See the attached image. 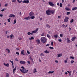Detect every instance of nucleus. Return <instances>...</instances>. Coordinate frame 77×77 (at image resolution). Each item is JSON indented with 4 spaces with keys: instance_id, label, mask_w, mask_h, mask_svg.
<instances>
[{
    "instance_id": "nucleus-54",
    "label": "nucleus",
    "mask_w": 77,
    "mask_h": 77,
    "mask_svg": "<svg viewBox=\"0 0 77 77\" xmlns=\"http://www.w3.org/2000/svg\"><path fill=\"white\" fill-rule=\"evenodd\" d=\"M21 68H22L23 69H25V68H24V67L23 66H22V67H21Z\"/></svg>"
},
{
    "instance_id": "nucleus-23",
    "label": "nucleus",
    "mask_w": 77,
    "mask_h": 77,
    "mask_svg": "<svg viewBox=\"0 0 77 77\" xmlns=\"http://www.w3.org/2000/svg\"><path fill=\"white\" fill-rule=\"evenodd\" d=\"M67 42H68L69 43V42H70V40H69V38H67Z\"/></svg>"
},
{
    "instance_id": "nucleus-32",
    "label": "nucleus",
    "mask_w": 77,
    "mask_h": 77,
    "mask_svg": "<svg viewBox=\"0 0 77 77\" xmlns=\"http://www.w3.org/2000/svg\"><path fill=\"white\" fill-rule=\"evenodd\" d=\"M32 33H36V31H33L32 32Z\"/></svg>"
},
{
    "instance_id": "nucleus-51",
    "label": "nucleus",
    "mask_w": 77,
    "mask_h": 77,
    "mask_svg": "<svg viewBox=\"0 0 77 77\" xmlns=\"http://www.w3.org/2000/svg\"><path fill=\"white\" fill-rule=\"evenodd\" d=\"M38 29H39L38 28H37L35 30V31H36V32H37V31H38Z\"/></svg>"
},
{
    "instance_id": "nucleus-55",
    "label": "nucleus",
    "mask_w": 77,
    "mask_h": 77,
    "mask_svg": "<svg viewBox=\"0 0 77 77\" xmlns=\"http://www.w3.org/2000/svg\"><path fill=\"white\" fill-rule=\"evenodd\" d=\"M5 11V9H3L1 11L2 12H3V11Z\"/></svg>"
},
{
    "instance_id": "nucleus-27",
    "label": "nucleus",
    "mask_w": 77,
    "mask_h": 77,
    "mask_svg": "<svg viewBox=\"0 0 77 77\" xmlns=\"http://www.w3.org/2000/svg\"><path fill=\"white\" fill-rule=\"evenodd\" d=\"M70 22L71 23H73V22H74V19H72L71 20H70Z\"/></svg>"
},
{
    "instance_id": "nucleus-9",
    "label": "nucleus",
    "mask_w": 77,
    "mask_h": 77,
    "mask_svg": "<svg viewBox=\"0 0 77 77\" xmlns=\"http://www.w3.org/2000/svg\"><path fill=\"white\" fill-rule=\"evenodd\" d=\"M4 65L5 66H7V67H9V63H8L7 64H6V63H4Z\"/></svg>"
},
{
    "instance_id": "nucleus-8",
    "label": "nucleus",
    "mask_w": 77,
    "mask_h": 77,
    "mask_svg": "<svg viewBox=\"0 0 77 77\" xmlns=\"http://www.w3.org/2000/svg\"><path fill=\"white\" fill-rule=\"evenodd\" d=\"M34 13L32 12H31L29 13V15L30 16H34Z\"/></svg>"
},
{
    "instance_id": "nucleus-47",
    "label": "nucleus",
    "mask_w": 77,
    "mask_h": 77,
    "mask_svg": "<svg viewBox=\"0 0 77 77\" xmlns=\"http://www.w3.org/2000/svg\"><path fill=\"white\" fill-rule=\"evenodd\" d=\"M51 45L52 46H53V42H51Z\"/></svg>"
},
{
    "instance_id": "nucleus-24",
    "label": "nucleus",
    "mask_w": 77,
    "mask_h": 77,
    "mask_svg": "<svg viewBox=\"0 0 77 77\" xmlns=\"http://www.w3.org/2000/svg\"><path fill=\"white\" fill-rule=\"evenodd\" d=\"M75 39V38L74 37H73L71 39V40L72 41H74V39Z\"/></svg>"
},
{
    "instance_id": "nucleus-12",
    "label": "nucleus",
    "mask_w": 77,
    "mask_h": 77,
    "mask_svg": "<svg viewBox=\"0 0 77 77\" xmlns=\"http://www.w3.org/2000/svg\"><path fill=\"white\" fill-rule=\"evenodd\" d=\"M36 42H37V44H40V40L39 39L37 40H36Z\"/></svg>"
},
{
    "instance_id": "nucleus-19",
    "label": "nucleus",
    "mask_w": 77,
    "mask_h": 77,
    "mask_svg": "<svg viewBox=\"0 0 77 77\" xmlns=\"http://www.w3.org/2000/svg\"><path fill=\"white\" fill-rule=\"evenodd\" d=\"M54 37L56 38H57V37H58V35L57 34L55 35H54Z\"/></svg>"
},
{
    "instance_id": "nucleus-26",
    "label": "nucleus",
    "mask_w": 77,
    "mask_h": 77,
    "mask_svg": "<svg viewBox=\"0 0 77 77\" xmlns=\"http://www.w3.org/2000/svg\"><path fill=\"white\" fill-rule=\"evenodd\" d=\"M37 72V71H36V69H34L33 70L34 73H35V72Z\"/></svg>"
},
{
    "instance_id": "nucleus-60",
    "label": "nucleus",
    "mask_w": 77,
    "mask_h": 77,
    "mask_svg": "<svg viewBox=\"0 0 77 77\" xmlns=\"http://www.w3.org/2000/svg\"><path fill=\"white\" fill-rule=\"evenodd\" d=\"M49 45H50V44H47L46 45V46H49Z\"/></svg>"
},
{
    "instance_id": "nucleus-57",
    "label": "nucleus",
    "mask_w": 77,
    "mask_h": 77,
    "mask_svg": "<svg viewBox=\"0 0 77 77\" xmlns=\"http://www.w3.org/2000/svg\"><path fill=\"white\" fill-rule=\"evenodd\" d=\"M5 6L6 7H7V6H8V4H5Z\"/></svg>"
},
{
    "instance_id": "nucleus-36",
    "label": "nucleus",
    "mask_w": 77,
    "mask_h": 77,
    "mask_svg": "<svg viewBox=\"0 0 77 77\" xmlns=\"http://www.w3.org/2000/svg\"><path fill=\"white\" fill-rule=\"evenodd\" d=\"M6 76V77H9V74L8 73H7Z\"/></svg>"
},
{
    "instance_id": "nucleus-37",
    "label": "nucleus",
    "mask_w": 77,
    "mask_h": 77,
    "mask_svg": "<svg viewBox=\"0 0 77 77\" xmlns=\"http://www.w3.org/2000/svg\"><path fill=\"white\" fill-rule=\"evenodd\" d=\"M9 17H10V18H11V17H12V14H10V15L9 16Z\"/></svg>"
},
{
    "instance_id": "nucleus-4",
    "label": "nucleus",
    "mask_w": 77,
    "mask_h": 77,
    "mask_svg": "<svg viewBox=\"0 0 77 77\" xmlns=\"http://www.w3.org/2000/svg\"><path fill=\"white\" fill-rule=\"evenodd\" d=\"M49 5H51V6H54V4H53V3L52 2H48Z\"/></svg>"
},
{
    "instance_id": "nucleus-44",
    "label": "nucleus",
    "mask_w": 77,
    "mask_h": 77,
    "mask_svg": "<svg viewBox=\"0 0 77 77\" xmlns=\"http://www.w3.org/2000/svg\"><path fill=\"white\" fill-rule=\"evenodd\" d=\"M47 36L49 38H50V35H49L48 34L47 35Z\"/></svg>"
},
{
    "instance_id": "nucleus-11",
    "label": "nucleus",
    "mask_w": 77,
    "mask_h": 77,
    "mask_svg": "<svg viewBox=\"0 0 77 77\" xmlns=\"http://www.w3.org/2000/svg\"><path fill=\"white\" fill-rule=\"evenodd\" d=\"M24 20H30V17H25L24 18Z\"/></svg>"
},
{
    "instance_id": "nucleus-17",
    "label": "nucleus",
    "mask_w": 77,
    "mask_h": 77,
    "mask_svg": "<svg viewBox=\"0 0 77 77\" xmlns=\"http://www.w3.org/2000/svg\"><path fill=\"white\" fill-rule=\"evenodd\" d=\"M62 56V54H58L57 57H61Z\"/></svg>"
},
{
    "instance_id": "nucleus-38",
    "label": "nucleus",
    "mask_w": 77,
    "mask_h": 77,
    "mask_svg": "<svg viewBox=\"0 0 77 77\" xmlns=\"http://www.w3.org/2000/svg\"><path fill=\"white\" fill-rule=\"evenodd\" d=\"M69 14H70V12H67L66 13L67 15H69Z\"/></svg>"
},
{
    "instance_id": "nucleus-15",
    "label": "nucleus",
    "mask_w": 77,
    "mask_h": 77,
    "mask_svg": "<svg viewBox=\"0 0 77 77\" xmlns=\"http://www.w3.org/2000/svg\"><path fill=\"white\" fill-rule=\"evenodd\" d=\"M77 9V7H75L72 8V11H74V10H76Z\"/></svg>"
},
{
    "instance_id": "nucleus-41",
    "label": "nucleus",
    "mask_w": 77,
    "mask_h": 77,
    "mask_svg": "<svg viewBox=\"0 0 77 77\" xmlns=\"http://www.w3.org/2000/svg\"><path fill=\"white\" fill-rule=\"evenodd\" d=\"M41 56H44V54L42 53L40 54Z\"/></svg>"
},
{
    "instance_id": "nucleus-63",
    "label": "nucleus",
    "mask_w": 77,
    "mask_h": 77,
    "mask_svg": "<svg viewBox=\"0 0 77 77\" xmlns=\"http://www.w3.org/2000/svg\"><path fill=\"white\" fill-rule=\"evenodd\" d=\"M23 2V1H19V3H21V2Z\"/></svg>"
},
{
    "instance_id": "nucleus-62",
    "label": "nucleus",
    "mask_w": 77,
    "mask_h": 77,
    "mask_svg": "<svg viewBox=\"0 0 77 77\" xmlns=\"http://www.w3.org/2000/svg\"><path fill=\"white\" fill-rule=\"evenodd\" d=\"M58 18L59 19L60 18V16H58Z\"/></svg>"
},
{
    "instance_id": "nucleus-18",
    "label": "nucleus",
    "mask_w": 77,
    "mask_h": 77,
    "mask_svg": "<svg viewBox=\"0 0 77 77\" xmlns=\"http://www.w3.org/2000/svg\"><path fill=\"white\" fill-rule=\"evenodd\" d=\"M44 53H46V54L49 53V51L47 50H46L45 51H44Z\"/></svg>"
},
{
    "instance_id": "nucleus-10",
    "label": "nucleus",
    "mask_w": 77,
    "mask_h": 77,
    "mask_svg": "<svg viewBox=\"0 0 77 77\" xmlns=\"http://www.w3.org/2000/svg\"><path fill=\"white\" fill-rule=\"evenodd\" d=\"M21 54H23V56H25V54H24V50H22L21 51Z\"/></svg>"
},
{
    "instance_id": "nucleus-49",
    "label": "nucleus",
    "mask_w": 77,
    "mask_h": 77,
    "mask_svg": "<svg viewBox=\"0 0 77 77\" xmlns=\"http://www.w3.org/2000/svg\"><path fill=\"white\" fill-rule=\"evenodd\" d=\"M44 36V33H42L41 34V36Z\"/></svg>"
},
{
    "instance_id": "nucleus-45",
    "label": "nucleus",
    "mask_w": 77,
    "mask_h": 77,
    "mask_svg": "<svg viewBox=\"0 0 77 77\" xmlns=\"http://www.w3.org/2000/svg\"><path fill=\"white\" fill-rule=\"evenodd\" d=\"M16 54H17V55H19V54H20L19 52H16Z\"/></svg>"
},
{
    "instance_id": "nucleus-7",
    "label": "nucleus",
    "mask_w": 77,
    "mask_h": 77,
    "mask_svg": "<svg viewBox=\"0 0 77 77\" xmlns=\"http://www.w3.org/2000/svg\"><path fill=\"white\" fill-rule=\"evenodd\" d=\"M20 63L21 64H26V62L24 61H20Z\"/></svg>"
},
{
    "instance_id": "nucleus-64",
    "label": "nucleus",
    "mask_w": 77,
    "mask_h": 77,
    "mask_svg": "<svg viewBox=\"0 0 77 77\" xmlns=\"http://www.w3.org/2000/svg\"><path fill=\"white\" fill-rule=\"evenodd\" d=\"M16 49L17 50H19V48H16Z\"/></svg>"
},
{
    "instance_id": "nucleus-35",
    "label": "nucleus",
    "mask_w": 77,
    "mask_h": 77,
    "mask_svg": "<svg viewBox=\"0 0 77 77\" xmlns=\"http://www.w3.org/2000/svg\"><path fill=\"white\" fill-rule=\"evenodd\" d=\"M16 23H17V20L15 19L14 20V24H15Z\"/></svg>"
},
{
    "instance_id": "nucleus-13",
    "label": "nucleus",
    "mask_w": 77,
    "mask_h": 77,
    "mask_svg": "<svg viewBox=\"0 0 77 77\" xmlns=\"http://www.w3.org/2000/svg\"><path fill=\"white\" fill-rule=\"evenodd\" d=\"M68 60V57L66 58V59L64 61L65 63H67Z\"/></svg>"
},
{
    "instance_id": "nucleus-42",
    "label": "nucleus",
    "mask_w": 77,
    "mask_h": 77,
    "mask_svg": "<svg viewBox=\"0 0 77 77\" xmlns=\"http://www.w3.org/2000/svg\"><path fill=\"white\" fill-rule=\"evenodd\" d=\"M60 7H62V4L60 3Z\"/></svg>"
},
{
    "instance_id": "nucleus-46",
    "label": "nucleus",
    "mask_w": 77,
    "mask_h": 77,
    "mask_svg": "<svg viewBox=\"0 0 77 77\" xmlns=\"http://www.w3.org/2000/svg\"><path fill=\"white\" fill-rule=\"evenodd\" d=\"M60 37H63V35H62V34H60Z\"/></svg>"
},
{
    "instance_id": "nucleus-21",
    "label": "nucleus",
    "mask_w": 77,
    "mask_h": 77,
    "mask_svg": "<svg viewBox=\"0 0 77 77\" xmlns=\"http://www.w3.org/2000/svg\"><path fill=\"white\" fill-rule=\"evenodd\" d=\"M65 9L66 11H70V9L66 7L65 8Z\"/></svg>"
},
{
    "instance_id": "nucleus-53",
    "label": "nucleus",
    "mask_w": 77,
    "mask_h": 77,
    "mask_svg": "<svg viewBox=\"0 0 77 77\" xmlns=\"http://www.w3.org/2000/svg\"><path fill=\"white\" fill-rule=\"evenodd\" d=\"M27 53L28 54H30V52H29V51H28V50H27Z\"/></svg>"
},
{
    "instance_id": "nucleus-22",
    "label": "nucleus",
    "mask_w": 77,
    "mask_h": 77,
    "mask_svg": "<svg viewBox=\"0 0 77 77\" xmlns=\"http://www.w3.org/2000/svg\"><path fill=\"white\" fill-rule=\"evenodd\" d=\"M29 39L30 40V41H31L32 39H34V37H31V38H29Z\"/></svg>"
},
{
    "instance_id": "nucleus-59",
    "label": "nucleus",
    "mask_w": 77,
    "mask_h": 77,
    "mask_svg": "<svg viewBox=\"0 0 77 77\" xmlns=\"http://www.w3.org/2000/svg\"><path fill=\"white\" fill-rule=\"evenodd\" d=\"M0 17H3V14H0Z\"/></svg>"
},
{
    "instance_id": "nucleus-43",
    "label": "nucleus",
    "mask_w": 77,
    "mask_h": 77,
    "mask_svg": "<svg viewBox=\"0 0 77 77\" xmlns=\"http://www.w3.org/2000/svg\"><path fill=\"white\" fill-rule=\"evenodd\" d=\"M12 17H13V18H15V15L14 14L12 15Z\"/></svg>"
},
{
    "instance_id": "nucleus-61",
    "label": "nucleus",
    "mask_w": 77,
    "mask_h": 77,
    "mask_svg": "<svg viewBox=\"0 0 77 77\" xmlns=\"http://www.w3.org/2000/svg\"><path fill=\"white\" fill-rule=\"evenodd\" d=\"M55 62H56V63H58V61H57V60H56Z\"/></svg>"
},
{
    "instance_id": "nucleus-33",
    "label": "nucleus",
    "mask_w": 77,
    "mask_h": 77,
    "mask_svg": "<svg viewBox=\"0 0 77 77\" xmlns=\"http://www.w3.org/2000/svg\"><path fill=\"white\" fill-rule=\"evenodd\" d=\"M49 48H50V49H51V50H53L54 49V48L53 47H49Z\"/></svg>"
},
{
    "instance_id": "nucleus-14",
    "label": "nucleus",
    "mask_w": 77,
    "mask_h": 77,
    "mask_svg": "<svg viewBox=\"0 0 77 77\" xmlns=\"http://www.w3.org/2000/svg\"><path fill=\"white\" fill-rule=\"evenodd\" d=\"M54 72V71H49L48 72V74H53Z\"/></svg>"
},
{
    "instance_id": "nucleus-34",
    "label": "nucleus",
    "mask_w": 77,
    "mask_h": 77,
    "mask_svg": "<svg viewBox=\"0 0 77 77\" xmlns=\"http://www.w3.org/2000/svg\"><path fill=\"white\" fill-rule=\"evenodd\" d=\"M70 58L72 59H75V57H70Z\"/></svg>"
},
{
    "instance_id": "nucleus-56",
    "label": "nucleus",
    "mask_w": 77,
    "mask_h": 77,
    "mask_svg": "<svg viewBox=\"0 0 77 77\" xmlns=\"http://www.w3.org/2000/svg\"><path fill=\"white\" fill-rule=\"evenodd\" d=\"M58 41L59 42H62V40H61V39H59Z\"/></svg>"
},
{
    "instance_id": "nucleus-6",
    "label": "nucleus",
    "mask_w": 77,
    "mask_h": 77,
    "mask_svg": "<svg viewBox=\"0 0 77 77\" xmlns=\"http://www.w3.org/2000/svg\"><path fill=\"white\" fill-rule=\"evenodd\" d=\"M68 20H69V18L68 17H66L64 19V22H67L68 21Z\"/></svg>"
},
{
    "instance_id": "nucleus-2",
    "label": "nucleus",
    "mask_w": 77,
    "mask_h": 77,
    "mask_svg": "<svg viewBox=\"0 0 77 77\" xmlns=\"http://www.w3.org/2000/svg\"><path fill=\"white\" fill-rule=\"evenodd\" d=\"M51 14H53L54 13V10H48L47 11H46V13L47 15H51V14H50V13Z\"/></svg>"
},
{
    "instance_id": "nucleus-48",
    "label": "nucleus",
    "mask_w": 77,
    "mask_h": 77,
    "mask_svg": "<svg viewBox=\"0 0 77 77\" xmlns=\"http://www.w3.org/2000/svg\"><path fill=\"white\" fill-rule=\"evenodd\" d=\"M65 25H64V24H63L62 25V27H65Z\"/></svg>"
},
{
    "instance_id": "nucleus-16",
    "label": "nucleus",
    "mask_w": 77,
    "mask_h": 77,
    "mask_svg": "<svg viewBox=\"0 0 77 77\" xmlns=\"http://www.w3.org/2000/svg\"><path fill=\"white\" fill-rule=\"evenodd\" d=\"M10 36L11 37V39H13V38H14V35H13V34H11L10 35Z\"/></svg>"
},
{
    "instance_id": "nucleus-40",
    "label": "nucleus",
    "mask_w": 77,
    "mask_h": 77,
    "mask_svg": "<svg viewBox=\"0 0 77 77\" xmlns=\"http://www.w3.org/2000/svg\"><path fill=\"white\" fill-rule=\"evenodd\" d=\"M74 61L73 60H72L71 62V63H72V64L73 63H74Z\"/></svg>"
},
{
    "instance_id": "nucleus-28",
    "label": "nucleus",
    "mask_w": 77,
    "mask_h": 77,
    "mask_svg": "<svg viewBox=\"0 0 77 77\" xmlns=\"http://www.w3.org/2000/svg\"><path fill=\"white\" fill-rule=\"evenodd\" d=\"M11 18H9V19H8V21L9 23H11V21H10V20H11Z\"/></svg>"
},
{
    "instance_id": "nucleus-52",
    "label": "nucleus",
    "mask_w": 77,
    "mask_h": 77,
    "mask_svg": "<svg viewBox=\"0 0 77 77\" xmlns=\"http://www.w3.org/2000/svg\"><path fill=\"white\" fill-rule=\"evenodd\" d=\"M18 39H19V40H21V39H22V38H20V37H19L18 38Z\"/></svg>"
},
{
    "instance_id": "nucleus-58",
    "label": "nucleus",
    "mask_w": 77,
    "mask_h": 77,
    "mask_svg": "<svg viewBox=\"0 0 77 77\" xmlns=\"http://www.w3.org/2000/svg\"><path fill=\"white\" fill-rule=\"evenodd\" d=\"M12 2H16V0H13L12 1Z\"/></svg>"
},
{
    "instance_id": "nucleus-25",
    "label": "nucleus",
    "mask_w": 77,
    "mask_h": 77,
    "mask_svg": "<svg viewBox=\"0 0 77 77\" xmlns=\"http://www.w3.org/2000/svg\"><path fill=\"white\" fill-rule=\"evenodd\" d=\"M6 50H7L8 53H10V50L9 49L6 48Z\"/></svg>"
},
{
    "instance_id": "nucleus-30",
    "label": "nucleus",
    "mask_w": 77,
    "mask_h": 77,
    "mask_svg": "<svg viewBox=\"0 0 77 77\" xmlns=\"http://www.w3.org/2000/svg\"><path fill=\"white\" fill-rule=\"evenodd\" d=\"M46 27H47L48 28H50V26L48 25V24H47L46 25Z\"/></svg>"
},
{
    "instance_id": "nucleus-20",
    "label": "nucleus",
    "mask_w": 77,
    "mask_h": 77,
    "mask_svg": "<svg viewBox=\"0 0 77 77\" xmlns=\"http://www.w3.org/2000/svg\"><path fill=\"white\" fill-rule=\"evenodd\" d=\"M30 17V18H31V19H34V18H35V17L34 16H31V17Z\"/></svg>"
},
{
    "instance_id": "nucleus-1",
    "label": "nucleus",
    "mask_w": 77,
    "mask_h": 77,
    "mask_svg": "<svg viewBox=\"0 0 77 77\" xmlns=\"http://www.w3.org/2000/svg\"><path fill=\"white\" fill-rule=\"evenodd\" d=\"M40 40L42 44H45L47 41V39L44 37H41Z\"/></svg>"
},
{
    "instance_id": "nucleus-50",
    "label": "nucleus",
    "mask_w": 77,
    "mask_h": 77,
    "mask_svg": "<svg viewBox=\"0 0 77 77\" xmlns=\"http://www.w3.org/2000/svg\"><path fill=\"white\" fill-rule=\"evenodd\" d=\"M27 63H29V64H30V62L29 61H28Z\"/></svg>"
},
{
    "instance_id": "nucleus-31",
    "label": "nucleus",
    "mask_w": 77,
    "mask_h": 77,
    "mask_svg": "<svg viewBox=\"0 0 77 77\" xmlns=\"http://www.w3.org/2000/svg\"><path fill=\"white\" fill-rule=\"evenodd\" d=\"M17 69H16V67H15L13 69V72H15V70H16Z\"/></svg>"
},
{
    "instance_id": "nucleus-3",
    "label": "nucleus",
    "mask_w": 77,
    "mask_h": 77,
    "mask_svg": "<svg viewBox=\"0 0 77 77\" xmlns=\"http://www.w3.org/2000/svg\"><path fill=\"white\" fill-rule=\"evenodd\" d=\"M20 70L22 72H23V73H25V74L27 73V70H26V69H24L22 70L21 69H20Z\"/></svg>"
},
{
    "instance_id": "nucleus-39",
    "label": "nucleus",
    "mask_w": 77,
    "mask_h": 77,
    "mask_svg": "<svg viewBox=\"0 0 77 77\" xmlns=\"http://www.w3.org/2000/svg\"><path fill=\"white\" fill-rule=\"evenodd\" d=\"M27 34L28 35H30V34H31V33L30 32H28Z\"/></svg>"
},
{
    "instance_id": "nucleus-29",
    "label": "nucleus",
    "mask_w": 77,
    "mask_h": 77,
    "mask_svg": "<svg viewBox=\"0 0 77 77\" xmlns=\"http://www.w3.org/2000/svg\"><path fill=\"white\" fill-rule=\"evenodd\" d=\"M9 62H11V63L12 64V65L14 64V62H13V61H11V60H9Z\"/></svg>"
},
{
    "instance_id": "nucleus-5",
    "label": "nucleus",
    "mask_w": 77,
    "mask_h": 77,
    "mask_svg": "<svg viewBox=\"0 0 77 77\" xmlns=\"http://www.w3.org/2000/svg\"><path fill=\"white\" fill-rule=\"evenodd\" d=\"M23 3H26L28 4L29 3V0H24L22 2Z\"/></svg>"
}]
</instances>
